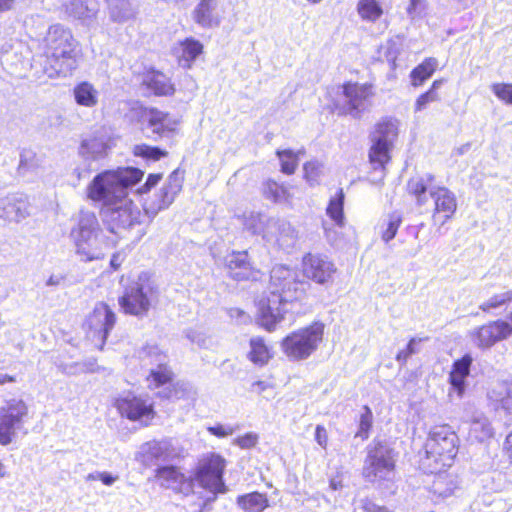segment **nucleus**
Instances as JSON below:
<instances>
[{
    "instance_id": "nucleus-1",
    "label": "nucleus",
    "mask_w": 512,
    "mask_h": 512,
    "mask_svg": "<svg viewBox=\"0 0 512 512\" xmlns=\"http://www.w3.org/2000/svg\"><path fill=\"white\" fill-rule=\"evenodd\" d=\"M143 176L138 168H118L99 173L88 185L87 196L102 204L100 216L111 233L119 234L141 223V211L128 197V190Z\"/></svg>"
},
{
    "instance_id": "nucleus-2",
    "label": "nucleus",
    "mask_w": 512,
    "mask_h": 512,
    "mask_svg": "<svg viewBox=\"0 0 512 512\" xmlns=\"http://www.w3.org/2000/svg\"><path fill=\"white\" fill-rule=\"evenodd\" d=\"M308 283L299 279L296 270L276 265L270 272L269 295L258 304V321L266 330H274L283 319L285 305L303 297Z\"/></svg>"
},
{
    "instance_id": "nucleus-3",
    "label": "nucleus",
    "mask_w": 512,
    "mask_h": 512,
    "mask_svg": "<svg viewBox=\"0 0 512 512\" xmlns=\"http://www.w3.org/2000/svg\"><path fill=\"white\" fill-rule=\"evenodd\" d=\"M38 56L41 73L49 78L71 75L78 66L79 42L63 24L50 25L40 42Z\"/></svg>"
},
{
    "instance_id": "nucleus-4",
    "label": "nucleus",
    "mask_w": 512,
    "mask_h": 512,
    "mask_svg": "<svg viewBox=\"0 0 512 512\" xmlns=\"http://www.w3.org/2000/svg\"><path fill=\"white\" fill-rule=\"evenodd\" d=\"M76 254L84 262L98 260L103 257L101 249L102 228L96 214L81 210L76 224L70 231Z\"/></svg>"
},
{
    "instance_id": "nucleus-5",
    "label": "nucleus",
    "mask_w": 512,
    "mask_h": 512,
    "mask_svg": "<svg viewBox=\"0 0 512 512\" xmlns=\"http://www.w3.org/2000/svg\"><path fill=\"white\" fill-rule=\"evenodd\" d=\"M157 297V285L147 273H141L136 280L126 285L118 302L126 314L143 317Z\"/></svg>"
},
{
    "instance_id": "nucleus-6",
    "label": "nucleus",
    "mask_w": 512,
    "mask_h": 512,
    "mask_svg": "<svg viewBox=\"0 0 512 512\" xmlns=\"http://www.w3.org/2000/svg\"><path fill=\"white\" fill-rule=\"evenodd\" d=\"M362 474L368 482L388 479L395 468L396 452L386 440L374 439L366 448Z\"/></svg>"
},
{
    "instance_id": "nucleus-7",
    "label": "nucleus",
    "mask_w": 512,
    "mask_h": 512,
    "mask_svg": "<svg viewBox=\"0 0 512 512\" xmlns=\"http://www.w3.org/2000/svg\"><path fill=\"white\" fill-rule=\"evenodd\" d=\"M324 325L313 323L312 325L298 329L288 334L281 341L283 353L292 361H300L309 358L323 340Z\"/></svg>"
},
{
    "instance_id": "nucleus-8",
    "label": "nucleus",
    "mask_w": 512,
    "mask_h": 512,
    "mask_svg": "<svg viewBox=\"0 0 512 512\" xmlns=\"http://www.w3.org/2000/svg\"><path fill=\"white\" fill-rule=\"evenodd\" d=\"M0 62L8 74L18 78L25 77L29 69H34L37 74L41 73L39 58L31 62V50L20 40H10L1 46Z\"/></svg>"
},
{
    "instance_id": "nucleus-9",
    "label": "nucleus",
    "mask_w": 512,
    "mask_h": 512,
    "mask_svg": "<svg viewBox=\"0 0 512 512\" xmlns=\"http://www.w3.org/2000/svg\"><path fill=\"white\" fill-rule=\"evenodd\" d=\"M398 136V122L391 118L379 121L371 135L372 146L369 159L374 169L384 168L390 160L389 152Z\"/></svg>"
},
{
    "instance_id": "nucleus-10",
    "label": "nucleus",
    "mask_w": 512,
    "mask_h": 512,
    "mask_svg": "<svg viewBox=\"0 0 512 512\" xmlns=\"http://www.w3.org/2000/svg\"><path fill=\"white\" fill-rule=\"evenodd\" d=\"M458 437L448 426L435 427L426 442L428 458H433L442 466H450L457 454Z\"/></svg>"
},
{
    "instance_id": "nucleus-11",
    "label": "nucleus",
    "mask_w": 512,
    "mask_h": 512,
    "mask_svg": "<svg viewBox=\"0 0 512 512\" xmlns=\"http://www.w3.org/2000/svg\"><path fill=\"white\" fill-rule=\"evenodd\" d=\"M342 98L336 104L339 115L360 118L371 106L372 90L367 84L348 82L342 86Z\"/></svg>"
},
{
    "instance_id": "nucleus-12",
    "label": "nucleus",
    "mask_w": 512,
    "mask_h": 512,
    "mask_svg": "<svg viewBox=\"0 0 512 512\" xmlns=\"http://www.w3.org/2000/svg\"><path fill=\"white\" fill-rule=\"evenodd\" d=\"M141 129L153 141L172 139L176 133L177 121L157 108H144L140 112Z\"/></svg>"
},
{
    "instance_id": "nucleus-13",
    "label": "nucleus",
    "mask_w": 512,
    "mask_h": 512,
    "mask_svg": "<svg viewBox=\"0 0 512 512\" xmlns=\"http://www.w3.org/2000/svg\"><path fill=\"white\" fill-rule=\"evenodd\" d=\"M28 407L23 400L11 399L0 407V444L7 446L22 428Z\"/></svg>"
},
{
    "instance_id": "nucleus-14",
    "label": "nucleus",
    "mask_w": 512,
    "mask_h": 512,
    "mask_svg": "<svg viewBox=\"0 0 512 512\" xmlns=\"http://www.w3.org/2000/svg\"><path fill=\"white\" fill-rule=\"evenodd\" d=\"M225 460L217 455L210 454L203 459L196 472L199 485L213 493L207 501H214L218 493H225L226 486L223 481Z\"/></svg>"
},
{
    "instance_id": "nucleus-15",
    "label": "nucleus",
    "mask_w": 512,
    "mask_h": 512,
    "mask_svg": "<svg viewBox=\"0 0 512 512\" xmlns=\"http://www.w3.org/2000/svg\"><path fill=\"white\" fill-rule=\"evenodd\" d=\"M89 334L99 349H102L106 339L116 323V315L105 303L98 302L87 318Z\"/></svg>"
},
{
    "instance_id": "nucleus-16",
    "label": "nucleus",
    "mask_w": 512,
    "mask_h": 512,
    "mask_svg": "<svg viewBox=\"0 0 512 512\" xmlns=\"http://www.w3.org/2000/svg\"><path fill=\"white\" fill-rule=\"evenodd\" d=\"M183 186V177L179 170H174L167 178L160 190L154 195L153 199L144 203L145 213L154 218L161 210L167 209L181 192Z\"/></svg>"
},
{
    "instance_id": "nucleus-17",
    "label": "nucleus",
    "mask_w": 512,
    "mask_h": 512,
    "mask_svg": "<svg viewBox=\"0 0 512 512\" xmlns=\"http://www.w3.org/2000/svg\"><path fill=\"white\" fill-rule=\"evenodd\" d=\"M115 407L122 416L132 421H141L148 425L149 421L155 416L153 404L141 396L133 393H127L115 400Z\"/></svg>"
},
{
    "instance_id": "nucleus-18",
    "label": "nucleus",
    "mask_w": 512,
    "mask_h": 512,
    "mask_svg": "<svg viewBox=\"0 0 512 512\" xmlns=\"http://www.w3.org/2000/svg\"><path fill=\"white\" fill-rule=\"evenodd\" d=\"M303 274L317 284L327 285L333 282L337 269L326 255L307 253L302 260Z\"/></svg>"
},
{
    "instance_id": "nucleus-19",
    "label": "nucleus",
    "mask_w": 512,
    "mask_h": 512,
    "mask_svg": "<svg viewBox=\"0 0 512 512\" xmlns=\"http://www.w3.org/2000/svg\"><path fill=\"white\" fill-rule=\"evenodd\" d=\"M511 336L509 322L496 320L489 322L471 332L473 343L480 349H489L498 341Z\"/></svg>"
},
{
    "instance_id": "nucleus-20",
    "label": "nucleus",
    "mask_w": 512,
    "mask_h": 512,
    "mask_svg": "<svg viewBox=\"0 0 512 512\" xmlns=\"http://www.w3.org/2000/svg\"><path fill=\"white\" fill-rule=\"evenodd\" d=\"M64 9L69 18L93 27L100 11V3L98 0H70L64 5Z\"/></svg>"
},
{
    "instance_id": "nucleus-21",
    "label": "nucleus",
    "mask_w": 512,
    "mask_h": 512,
    "mask_svg": "<svg viewBox=\"0 0 512 512\" xmlns=\"http://www.w3.org/2000/svg\"><path fill=\"white\" fill-rule=\"evenodd\" d=\"M29 215V202L24 194H9L0 199V218L19 223Z\"/></svg>"
},
{
    "instance_id": "nucleus-22",
    "label": "nucleus",
    "mask_w": 512,
    "mask_h": 512,
    "mask_svg": "<svg viewBox=\"0 0 512 512\" xmlns=\"http://www.w3.org/2000/svg\"><path fill=\"white\" fill-rule=\"evenodd\" d=\"M227 268L231 278L236 281L259 279L260 271L255 270L249 259L247 251H233L226 258Z\"/></svg>"
},
{
    "instance_id": "nucleus-23",
    "label": "nucleus",
    "mask_w": 512,
    "mask_h": 512,
    "mask_svg": "<svg viewBox=\"0 0 512 512\" xmlns=\"http://www.w3.org/2000/svg\"><path fill=\"white\" fill-rule=\"evenodd\" d=\"M192 17L195 23L202 28L218 27L223 17V10L219 6V0H201L194 8Z\"/></svg>"
},
{
    "instance_id": "nucleus-24",
    "label": "nucleus",
    "mask_w": 512,
    "mask_h": 512,
    "mask_svg": "<svg viewBox=\"0 0 512 512\" xmlns=\"http://www.w3.org/2000/svg\"><path fill=\"white\" fill-rule=\"evenodd\" d=\"M298 239V232L286 220L273 218L268 222L267 241H275L281 248H292Z\"/></svg>"
},
{
    "instance_id": "nucleus-25",
    "label": "nucleus",
    "mask_w": 512,
    "mask_h": 512,
    "mask_svg": "<svg viewBox=\"0 0 512 512\" xmlns=\"http://www.w3.org/2000/svg\"><path fill=\"white\" fill-rule=\"evenodd\" d=\"M430 197L434 201V220L442 214L444 224L448 219L452 217L457 208L456 197L452 191L444 186H437L430 188Z\"/></svg>"
},
{
    "instance_id": "nucleus-26",
    "label": "nucleus",
    "mask_w": 512,
    "mask_h": 512,
    "mask_svg": "<svg viewBox=\"0 0 512 512\" xmlns=\"http://www.w3.org/2000/svg\"><path fill=\"white\" fill-rule=\"evenodd\" d=\"M109 149L108 141L104 137H91L81 142L79 155L90 167L91 162L105 158Z\"/></svg>"
},
{
    "instance_id": "nucleus-27",
    "label": "nucleus",
    "mask_w": 512,
    "mask_h": 512,
    "mask_svg": "<svg viewBox=\"0 0 512 512\" xmlns=\"http://www.w3.org/2000/svg\"><path fill=\"white\" fill-rule=\"evenodd\" d=\"M142 84L156 96H171L175 92L170 77L155 69H151L143 75Z\"/></svg>"
},
{
    "instance_id": "nucleus-28",
    "label": "nucleus",
    "mask_w": 512,
    "mask_h": 512,
    "mask_svg": "<svg viewBox=\"0 0 512 512\" xmlns=\"http://www.w3.org/2000/svg\"><path fill=\"white\" fill-rule=\"evenodd\" d=\"M151 364L155 367L151 369L150 377L157 386L164 385L172 380L173 373L168 367L167 355L159 352L157 347L150 348Z\"/></svg>"
},
{
    "instance_id": "nucleus-29",
    "label": "nucleus",
    "mask_w": 512,
    "mask_h": 512,
    "mask_svg": "<svg viewBox=\"0 0 512 512\" xmlns=\"http://www.w3.org/2000/svg\"><path fill=\"white\" fill-rule=\"evenodd\" d=\"M472 361V357L469 354H466L453 364L450 372L449 382L452 388L457 391L459 396H462L465 390V379L470 373Z\"/></svg>"
},
{
    "instance_id": "nucleus-30",
    "label": "nucleus",
    "mask_w": 512,
    "mask_h": 512,
    "mask_svg": "<svg viewBox=\"0 0 512 512\" xmlns=\"http://www.w3.org/2000/svg\"><path fill=\"white\" fill-rule=\"evenodd\" d=\"M435 180L433 174L427 173L424 176L412 177L407 183V191L409 194L415 197L416 204L418 206H424L427 201V191L430 192V188Z\"/></svg>"
},
{
    "instance_id": "nucleus-31",
    "label": "nucleus",
    "mask_w": 512,
    "mask_h": 512,
    "mask_svg": "<svg viewBox=\"0 0 512 512\" xmlns=\"http://www.w3.org/2000/svg\"><path fill=\"white\" fill-rule=\"evenodd\" d=\"M469 422V438L483 442L493 436V428L488 418L479 411L474 412L467 420Z\"/></svg>"
},
{
    "instance_id": "nucleus-32",
    "label": "nucleus",
    "mask_w": 512,
    "mask_h": 512,
    "mask_svg": "<svg viewBox=\"0 0 512 512\" xmlns=\"http://www.w3.org/2000/svg\"><path fill=\"white\" fill-rule=\"evenodd\" d=\"M108 13L111 21L124 23L134 18L136 12L131 0H109Z\"/></svg>"
},
{
    "instance_id": "nucleus-33",
    "label": "nucleus",
    "mask_w": 512,
    "mask_h": 512,
    "mask_svg": "<svg viewBox=\"0 0 512 512\" xmlns=\"http://www.w3.org/2000/svg\"><path fill=\"white\" fill-rule=\"evenodd\" d=\"M180 49L179 64L184 68H190L196 58L203 52V45L194 38H186L181 42Z\"/></svg>"
},
{
    "instance_id": "nucleus-34",
    "label": "nucleus",
    "mask_w": 512,
    "mask_h": 512,
    "mask_svg": "<svg viewBox=\"0 0 512 512\" xmlns=\"http://www.w3.org/2000/svg\"><path fill=\"white\" fill-rule=\"evenodd\" d=\"M237 504L244 512H263L269 506V500L265 494L252 492L239 496Z\"/></svg>"
},
{
    "instance_id": "nucleus-35",
    "label": "nucleus",
    "mask_w": 512,
    "mask_h": 512,
    "mask_svg": "<svg viewBox=\"0 0 512 512\" xmlns=\"http://www.w3.org/2000/svg\"><path fill=\"white\" fill-rule=\"evenodd\" d=\"M60 371L68 376H77L86 373H97L101 367L97 364V360L89 357L79 362L65 363L59 365Z\"/></svg>"
},
{
    "instance_id": "nucleus-36",
    "label": "nucleus",
    "mask_w": 512,
    "mask_h": 512,
    "mask_svg": "<svg viewBox=\"0 0 512 512\" xmlns=\"http://www.w3.org/2000/svg\"><path fill=\"white\" fill-rule=\"evenodd\" d=\"M75 101L78 105L92 108L98 103V91L89 82H81L73 89Z\"/></svg>"
},
{
    "instance_id": "nucleus-37",
    "label": "nucleus",
    "mask_w": 512,
    "mask_h": 512,
    "mask_svg": "<svg viewBox=\"0 0 512 512\" xmlns=\"http://www.w3.org/2000/svg\"><path fill=\"white\" fill-rule=\"evenodd\" d=\"M247 356L248 359L257 366L266 365L272 358L269 347L261 337H253L250 339V351Z\"/></svg>"
},
{
    "instance_id": "nucleus-38",
    "label": "nucleus",
    "mask_w": 512,
    "mask_h": 512,
    "mask_svg": "<svg viewBox=\"0 0 512 512\" xmlns=\"http://www.w3.org/2000/svg\"><path fill=\"white\" fill-rule=\"evenodd\" d=\"M438 67V60L430 57L426 58L421 64L416 66L410 73L411 83L414 87L421 86L429 79Z\"/></svg>"
},
{
    "instance_id": "nucleus-39",
    "label": "nucleus",
    "mask_w": 512,
    "mask_h": 512,
    "mask_svg": "<svg viewBox=\"0 0 512 512\" xmlns=\"http://www.w3.org/2000/svg\"><path fill=\"white\" fill-rule=\"evenodd\" d=\"M42 161L37 154L29 149H24L20 153L17 173L20 176H26L29 173H36L41 168Z\"/></svg>"
},
{
    "instance_id": "nucleus-40",
    "label": "nucleus",
    "mask_w": 512,
    "mask_h": 512,
    "mask_svg": "<svg viewBox=\"0 0 512 512\" xmlns=\"http://www.w3.org/2000/svg\"><path fill=\"white\" fill-rule=\"evenodd\" d=\"M269 218L260 213H252L245 220V228L254 235H262L264 239L268 238V222Z\"/></svg>"
},
{
    "instance_id": "nucleus-41",
    "label": "nucleus",
    "mask_w": 512,
    "mask_h": 512,
    "mask_svg": "<svg viewBox=\"0 0 512 512\" xmlns=\"http://www.w3.org/2000/svg\"><path fill=\"white\" fill-rule=\"evenodd\" d=\"M344 193L342 189H339L337 194L330 199L328 207L326 209L327 215L335 222L339 227L344 225Z\"/></svg>"
},
{
    "instance_id": "nucleus-42",
    "label": "nucleus",
    "mask_w": 512,
    "mask_h": 512,
    "mask_svg": "<svg viewBox=\"0 0 512 512\" xmlns=\"http://www.w3.org/2000/svg\"><path fill=\"white\" fill-rule=\"evenodd\" d=\"M444 79L435 80L430 89L425 93L421 94L415 102V111H422L427 108L430 103L440 101L441 97L438 94V89L444 84Z\"/></svg>"
},
{
    "instance_id": "nucleus-43",
    "label": "nucleus",
    "mask_w": 512,
    "mask_h": 512,
    "mask_svg": "<svg viewBox=\"0 0 512 512\" xmlns=\"http://www.w3.org/2000/svg\"><path fill=\"white\" fill-rule=\"evenodd\" d=\"M357 10L362 19L370 22L377 21L383 14L382 7L377 0H360Z\"/></svg>"
},
{
    "instance_id": "nucleus-44",
    "label": "nucleus",
    "mask_w": 512,
    "mask_h": 512,
    "mask_svg": "<svg viewBox=\"0 0 512 512\" xmlns=\"http://www.w3.org/2000/svg\"><path fill=\"white\" fill-rule=\"evenodd\" d=\"M301 153L302 151L295 153L290 149L278 150L276 154L281 164V171L288 175L293 174L298 165V155Z\"/></svg>"
},
{
    "instance_id": "nucleus-45",
    "label": "nucleus",
    "mask_w": 512,
    "mask_h": 512,
    "mask_svg": "<svg viewBox=\"0 0 512 512\" xmlns=\"http://www.w3.org/2000/svg\"><path fill=\"white\" fill-rule=\"evenodd\" d=\"M168 445L165 442L151 441L142 446V452L149 460H165Z\"/></svg>"
},
{
    "instance_id": "nucleus-46",
    "label": "nucleus",
    "mask_w": 512,
    "mask_h": 512,
    "mask_svg": "<svg viewBox=\"0 0 512 512\" xmlns=\"http://www.w3.org/2000/svg\"><path fill=\"white\" fill-rule=\"evenodd\" d=\"M512 302V290H508L499 294H495L480 305V309L489 312L492 309H498Z\"/></svg>"
},
{
    "instance_id": "nucleus-47",
    "label": "nucleus",
    "mask_w": 512,
    "mask_h": 512,
    "mask_svg": "<svg viewBox=\"0 0 512 512\" xmlns=\"http://www.w3.org/2000/svg\"><path fill=\"white\" fill-rule=\"evenodd\" d=\"M264 195L266 198L272 199L275 202L286 201L289 197L288 190L285 186L271 180L265 183Z\"/></svg>"
},
{
    "instance_id": "nucleus-48",
    "label": "nucleus",
    "mask_w": 512,
    "mask_h": 512,
    "mask_svg": "<svg viewBox=\"0 0 512 512\" xmlns=\"http://www.w3.org/2000/svg\"><path fill=\"white\" fill-rule=\"evenodd\" d=\"M157 478L162 480V485L169 487L172 484L180 483L182 474L173 466H164L157 469Z\"/></svg>"
},
{
    "instance_id": "nucleus-49",
    "label": "nucleus",
    "mask_w": 512,
    "mask_h": 512,
    "mask_svg": "<svg viewBox=\"0 0 512 512\" xmlns=\"http://www.w3.org/2000/svg\"><path fill=\"white\" fill-rule=\"evenodd\" d=\"M372 423H373L372 411L367 405H365L363 407V412L360 415L359 427H358V431L355 434V437H359L362 440L368 439L369 431L372 427Z\"/></svg>"
},
{
    "instance_id": "nucleus-50",
    "label": "nucleus",
    "mask_w": 512,
    "mask_h": 512,
    "mask_svg": "<svg viewBox=\"0 0 512 512\" xmlns=\"http://www.w3.org/2000/svg\"><path fill=\"white\" fill-rule=\"evenodd\" d=\"M134 153L136 156L143 157L148 160L157 161L167 156V151L159 147L149 146L146 144L135 146Z\"/></svg>"
},
{
    "instance_id": "nucleus-51",
    "label": "nucleus",
    "mask_w": 512,
    "mask_h": 512,
    "mask_svg": "<svg viewBox=\"0 0 512 512\" xmlns=\"http://www.w3.org/2000/svg\"><path fill=\"white\" fill-rule=\"evenodd\" d=\"M402 222V216L399 212H393L389 214L387 222H386V228L382 232V239L384 242L388 243L391 241L398 231V228Z\"/></svg>"
},
{
    "instance_id": "nucleus-52",
    "label": "nucleus",
    "mask_w": 512,
    "mask_h": 512,
    "mask_svg": "<svg viewBox=\"0 0 512 512\" xmlns=\"http://www.w3.org/2000/svg\"><path fill=\"white\" fill-rule=\"evenodd\" d=\"M493 93L503 102L512 105V84L495 83L491 86Z\"/></svg>"
},
{
    "instance_id": "nucleus-53",
    "label": "nucleus",
    "mask_w": 512,
    "mask_h": 512,
    "mask_svg": "<svg viewBox=\"0 0 512 512\" xmlns=\"http://www.w3.org/2000/svg\"><path fill=\"white\" fill-rule=\"evenodd\" d=\"M258 442V436L255 433L249 432L243 436L235 439L236 445L242 449H249L254 447Z\"/></svg>"
},
{
    "instance_id": "nucleus-54",
    "label": "nucleus",
    "mask_w": 512,
    "mask_h": 512,
    "mask_svg": "<svg viewBox=\"0 0 512 512\" xmlns=\"http://www.w3.org/2000/svg\"><path fill=\"white\" fill-rule=\"evenodd\" d=\"M161 178V174H149L146 179V182L140 188L137 189V193L144 194L149 192L151 188L158 184Z\"/></svg>"
},
{
    "instance_id": "nucleus-55",
    "label": "nucleus",
    "mask_w": 512,
    "mask_h": 512,
    "mask_svg": "<svg viewBox=\"0 0 512 512\" xmlns=\"http://www.w3.org/2000/svg\"><path fill=\"white\" fill-rule=\"evenodd\" d=\"M186 337L192 343L197 344L199 347H203L206 345V337L202 332L197 330L189 329L186 331Z\"/></svg>"
},
{
    "instance_id": "nucleus-56",
    "label": "nucleus",
    "mask_w": 512,
    "mask_h": 512,
    "mask_svg": "<svg viewBox=\"0 0 512 512\" xmlns=\"http://www.w3.org/2000/svg\"><path fill=\"white\" fill-rule=\"evenodd\" d=\"M208 431L214 436L225 437V436L233 434L234 429L231 426H224V425L218 424V425L209 427Z\"/></svg>"
},
{
    "instance_id": "nucleus-57",
    "label": "nucleus",
    "mask_w": 512,
    "mask_h": 512,
    "mask_svg": "<svg viewBox=\"0 0 512 512\" xmlns=\"http://www.w3.org/2000/svg\"><path fill=\"white\" fill-rule=\"evenodd\" d=\"M228 315L231 319H235L238 324L246 323L249 320V316L239 308H230Z\"/></svg>"
},
{
    "instance_id": "nucleus-58",
    "label": "nucleus",
    "mask_w": 512,
    "mask_h": 512,
    "mask_svg": "<svg viewBox=\"0 0 512 512\" xmlns=\"http://www.w3.org/2000/svg\"><path fill=\"white\" fill-rule=\"evenodd\" d=\"M315 440L316 442L323 448L326 447L327 445V440H328V436H327V431L326 429L321 426V425H317L316 426V429H315Z\"/></svg>"
},
{
    "instance_id": "nucleus-59",
    "label": "nucleus",
    "mask_w": 512,
    "mask_h": 512,
    "mask_svg": "<svg viewBox=\"0 0 512 512\" xmlns=\"http://www.w3.org/2000/svg\"><path fill=\"white\" fill-rule=\"evenodd\" d=\"M362 508L365 512H389L386 507L379 506L367 499L363 501Z\"/></svg>"
},
{
    "instance_id": "nucleus-60",
    "label": "nucleus",
    "mask_w": 512,
    "mask_h": 512,
    "mask_svg": "<svg viewBox=\"0 0 512 512\" xmlns=\"http://www.w3.org/2000/svg\"><path fill=\"white\" fill-rule=\"evenodd\" d=\"M424 1L425 0H410V5L407 8L408 14L413 15L421 12L424 9Z\"/></svg>"
},
{
    "instance_id": "nucleus-61",
    "label": "nucleus",
    "mask_w": 512,
    "mask_h": 512,
    "mask_svg": "<svg viewBox=\"0 0 512 512\" xmlns=\"http://www.w3.org/2000/svg\"><path fill=\"white\" fill-rule=\"evenodd\" d=\"M117 476H113L108 472H99V480L106 486H111L116 480Z\"/></svg>"
},
{
    "instance_id": "nucleus-62",
    "label": "nucleus",
    "mask_w": 512,
    "mask_h": 512,
    "mask_svg": "<svg viewBox=\"0 0 512 512\" xmlns=\"http://www.w3.org/2000/svg\"><path fill=\"white\" fill-rule=\"evenodd\" d=\"M323 226H324L325 236H326L328 242L330 244L334 245L338 238L337 232L333 228L327 227L326 224H323Z\"/></svg>"
},
{
    "instance_id": "nucleus-63",
    "label": "nucleus",
    "mask_w": 512,
    "mask_h": 512,
    "mask_svg": "<svg viewBox=\"0 0 512 512\" xmlns=\"http://www.w3.org/2000/svg\"><path fill=\"white\" fill-rule=\"evenodd\" d=\"M123 260L124 257L121 253H114L110 260V266L113 268V270H117L121 266Z\"/></svg>"
},
{
    "instance_id": "nucleus-64",
    "label": "nucleus",
    "mask_w": 512,
    "mask_h": 512,
    "mask_svg": "<svg viewBox=\"0 0 512 512\" xmlns=\"http://www.w3.org/2000/svg\"><path fill=\"white\" fill-rule=\"evenodd\" d=\"M64 280L65 277L63 275H51L46 281V286H59Z\"/></svg>"
}]
</instances>
